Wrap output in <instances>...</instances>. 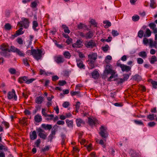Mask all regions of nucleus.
I'll return each mask as SVG.
<instances>
[{
  "instance_id": "42",
  "label": "nucleus",
  "mask_w": 157,
  "mask_h": 157,
  "mask_svg": "<svg viewBox=\"0 0 157 157\" xmlns=\"http://www.w3.org/2000/svg\"><path fill=\"white\" fill-rule=\"evenodd\" d=\"M65 57L67 59H69L71 57V54L68 52H65L63 53Z\"/></svg>"
},
{
  "instance_id": "19",
  "label": "nucleus",
  "mask_w": 157,
  "mask_h": 157,
  "mask_svg": "<svg viewBox=\"0 0 157 157\" xmlns=\"http://www.w3.org/2000/svg\"><path fill=\"white\" fill-rule=\"evenodd\" d=\"M44 98L41 96L37 97L35 100V102L38 104H41L44 101Z\"/></svg>"
},
{
  "instance_id": "40",
  "label": "nucleus",
  "mask_w": 157,
  "mask_h": 157,
  "mask_svg": "<svg viewBox=\"0 0 157 157\" xmlns=\"http://www.w3.org/2000/svg\"><path fill=\"white\" fill-rule=\"evenodd\" d=\"M132 157H140L139 154L135 151H133L131 154Z\"/></svg>"
},
{
  "instance_id": "44",
  "label": "nucleus",
  "mask_w": 157,
  "mask_h": 157,
  "mask_svg": "<svg viewBox=\"0 0 157 157\" xmlns=\"http://www.w3.org/2000/svg\"><path fill=\"white\" fill-rule=\"evenodd\" d=\"M109 46L107 44L104 47H102L101 49L104 52H106L109 50Z\"/></svg>"
},
{
  "instance_id": "50",
  "label": "nucleus",
  "mask_w": 157,
  "mask_h": 157,
  "mask_svg": "<svg viewBox=\"0 0 157 157\" xmlns=\"http://www.w3.org/2000/svg\"><path fill=\"white\" fill-rule=\"evenodd\" d=\"M144 31L142 30H140L138 33V36L140 38H142L143 36Z\"/></svg>"
},
{
  "instance_id": "27",
  "label": "nucleus",
  "mask_w": 157,
  "mask_h": 157,
  "mask_svg": "<svg viewBox=\"0 0 157 157\" xmlns=\"http://www.w3.org/2000/svg\"><path fill=\"white\" fill-rule=\"evenodd\" d=\"M62 28L64 29V31L65 33L69 34L70 32V31L68 27L66 25H63L62 26Z\"/></svg>"
},
{
  "instance_id": "3",
  "label": "nucleus",
  "mask_w": 157,
  "mask_h": 157,
  "mask_svg": "<svg viewBox=\"0 0 157 157\" xmlns=\"http://www.w3.org/2000/svg\"><path fill=\"white\" fill-rule=\"evenodd\" d=\"M42 52L41 50L38 48L36 50L34 49L31 51L32 55L37 60L40 59L42 57Z\"/></svg>"
},
{
  "instance_id": "2",
  "label": "nucleus",
  "mask_w": 157,
  "mask_h": 157,
  "mask_svg": "<svg viewBox=\"0 0 157 157\" xmlns=\"http://www.w3.org/2000/svg\"><path fill=\"white\" fill-rule=\"evenodd\" d=\"M97 56L96 53H92L91 55H88V57L89 58L88 60L89 62L88 64L91 69H92L94 67V64L97 58Z\"/></svg>"
},
{
  "instance_id": "64",
  "label": "nucleus",
  "mask_w": 157,
  "mask_h": 157,
  "mask_svg": "<svg viewBox=\"0 0 157 157\" xmlns=\"http://www.w3.org/2000/svg\"><path fill=\"white\" fill-rule=\"evenodd\" d=\"M143 42L144 44L146 45L149 43V40L147 38H144L143 39Z\"/></svg>"
},
{
  "instance_id": "62",
  "label": "nucleus",
  "mask_w": 157,
  "mask_h": 157,
  "mask_svg": "<svg viewBox=\"0 0 157 157\" xmlns=\"http://www.w3.org/2000/svg\"><path fill=\"white\" fill-rule=\"evenodd\" d=\"M37 5V4L36 2H33L31 3V6L33 8H35Z\"/></svg>"
},
{
  "instance_id": "54",
  "label": "nucleus",
  "mask_w": 157,
  "mask_h": 157,
  "mask_svg": "<svg viewBox=\"0 0 157 157\" xmlns=\"http://www.w3.org/2000/svg\"><path fill=\"white\" fill-rule=\"evenodd\" d=\"M131 74V73H130L129 74H125L123 75L124 78H123L125 81H126L128 80V79L129 78V77L130 75Z\"/></svg>"
},
{
  "instance_id": "17",
  "label": "nucleus",
  "mask_w": 157,
  "mask_h": 157,
  "mask_svg": "<svg viewBox=\"0 0 157 157\" xmlns=\"http://www.w3.org/2000/svg\"><path fill=\"white\" fill-rule=\"evenodd\" d=\"M22 28H20L16 32L15 34L12 35V36H13L14 37H15L20 35L23 34L24 33V32L22 31Z\"/></svg>"
},
{
  "instance_id": "9",
  "label": "nucleus",
  "mask_w": 157,
  "mask_h": 157,
  "mask_svg": "<svg viewBox=\"0 0 157 157\" xmlns=\"http://www.w3.org/2000/svg\"><path fill=\"white\" fill-rule=\"evenodd\" d=\"M85 46L87 48H93L96 46L95 41L91 40L89 41H87L85 43Z\"/></svg>"
},
{
  "instance_id": "48",
  "label": "nucleus",
  "mask_w": 157,
  "mask_h": 157,
  "mask_svg": "<svg viewBox=\"0 0 157 157\" xmlns=\"http://www.w3.org/2000/svg\"><path fill=\"white\" fill-rule=\"evenodd\" d=\"M86 26L84 24L82 23H80L78 25V28L79 29H83L84 27H86Z\"/></svg>"
},
{
  "instance_id": "22",
  "label": "nucleus",
  "mask_w": 157,
  "mask_h": 157,
  "mask_svg": "<svg viewBox=\"0 0 157 157\" xmlns=\"http://www.w3.org/2000/svg\"><path fill=\"white\" fill-rule=\"evenodd\" d=\"M41 127L45 130H50L52 128V125L51 124H42Z\"/></svg>"
},
{
  "instance_id": "63",
  "label": "nucleus",
  "mask_w": 157,
  "mask_h": 157,
  "mask_svg": "<svg viewBox=\"0 0 157 157\" xmlns=\"http://www.w3.org/2000/svg\"><path fill=\"white\" fill-rule=\"evenodd\" d=\"M59 79V77L57 75H54L52 76V80L53 81H56Z\"/></svg>"
},
{
  "instance_id": "6",
  "label": "nucleus",
  "mask_w": 157,
  "mask_h": 157,
  "mask_svg": "<svg viewBox=\"0 0 157 157\" xmlns=\"http://www.w3.org/2000/svg\"><path fill=\"white\" fill-rule=\"evenodd\" d=\"M117 66L121 68V70L123 72L125 71L127 72H128L130 71L131 67L129 66L124 64H121L119 63H117Z\"/></svg>"
},
{
  "instance_id": "45",
  "label": "nucleus",
  "mask_w": 157,
  "mask_h": 157,
  "mask_svg": "<svg viewBox=\"0 0 157 157\" xmlns=\"http://www.w3.org/2000/svg\"><path fill=\"white\" fill-rule=\"evenodd\" d=\"M23 63L25 65L29 66L30 65L28 62V59L27 58H24L23 60Z\"/></svg>"
},
{
  "instance_id": "1",
  "label": "nucleus",
  "mask_w": 157,
  "mask_h": 157,
  "mask_svg": "<svg viewBox=\"0 0 157 157\" xmlns=\"http://www.w3.org/2000/svg\"><path fill=\"white\" fill-rule=\"evenodd\" d=\"M112 66L110 64H108V65H106L105 67V69L104 71V73L108 74H111V75L108 78V81H111V79L115 77V74L116 72L114 70L112 69Z\"/></svg>"
},
{
  "instance_id": "14",
  "label": "nucleus",
  "mask_w": 157,
  "mask_h": 157,
  "mask_svg": "<svg viewBox=\"0 0 157 157\" xmlns=\"http://www.w3.org/2000/svg\"><path fill=\"white\" fill-rule=\"evenodd\" d=\"M77 66L80 69H85V65L83 64L82 61L80 59H76Z\"/></svg>"
},
{
  "instance_id": "60",
  "label": "nucleus",
  "mask_w": 157,
  "mask_h": 157,
  "mask_svg": "<svg viewBox=\"0 0 157 157\" xmlns=\"http://www.w3.org/2000/svg\"><path fill=\"white\" fill-rule=\"evenodd\" d=\"M151 83L154 89H156L157 88V82L155 81H152V82H151Z\"/></svg>"
},
{
  "instance_id": "32",
  "label": "nucleus",
  "mask_w": 157,
  "mask_h": 157,
  "mask_svg": "<svg viewBox=\"0 0 157 157\" xmlns=\"http://www.w3.org/2000/svg\"><path fill=\"white\" fill-rule=\"evenodd\" d=\"M133 79L135 81H140L141 79V77L138 74L134 75L133 77Z\"/></svg>"
},
{
  "instance_id": "26",
  "label": "nucleus",
  "mask_w": 157,
  "mask_h": 157,
  "mask_svg": "<svg viewBox=\"0 0 157 157\" xmlns=\"http://www.w3.org/2000/svg\"><path fill=\"white\" fill-rule=\"evenodd\" d=\"M66 122L67 126L69 128H72L73 127V120H70L68 119L66 120Z\"/></svg>"
},
{
  "instance_id": "5",
  "label": "nucleus",
  "mask_w": 157,
  "mask_h": 157,
  "mask_svg": "<svg viewBox=\"0 0 157 157\" xmlns=\"http://www.w3.org/2000/svg\"><path fill=\"white\" fill-rule=\"evenodd\" d=\"M36 130L38 133V136L40 138L43 139V140H45L46 139L47 135L46 134L44 133L45 132L44 130L40 128H37Z\"/></svg>"
},
{
  "instance_id": "47",
  "label": "nucleus",
  "mask_w": 157,
  "mask_h": 157,
  "mask_svg": "<svg viewBox=\"0 0 157 157\" xmlns=\"http://www.w3.org/2000/svg\"><path fill=\"white\" fill-rule=\"evenodd\" d=\"M132 20L134 21H137L140 19L139 16L137 15H136L132 16Z\"/></svg>"
},
{
  "instance_id": "61",
  "label": "nucleus",
  "mask_w": 157,
  "mask_h": 157,
  "mask_svg": "<svg viewBox=\"0 0 157 157\" xmlns=\"http://www.w3.org/2000/svg\"><path fill=\"white\" fill-rule=\"evenodd\" d=\"M80 93L79 91H71V94L72 96H73L75 95H76Z\"/></svg>"
},
{
  "instance_id": "15",
  "label": "nucleus",
  "mask_w": 157,
  "mask_h": 157,
  "mask_svg": "<svg viewBox=\"0 0 157 157\" xmlns=\"http://www.w3.org/2000/svg\"><path fill=\"white\" fill-rule=\"evenodd\" d=\"M88 123L90 125L93 126L98 123V121L96 119H93L91 118H88Z\"/></svg>"
},
{
  "instance_id": "24",
  "label": "nucleus",
  "mask_w": 157,
  "mask_h": 157,
  "mask_svg": "<svg viewBox=\"0 0 157 157\" xmlns=\"http://www.w3.org/2000/svg\"><path fill=\"white\" fill-rule=\"evenodd\" d=\"M27 78H28L27 76H24L20 77L19 78V82L21 83H25V82L26 81Z\"/></svg>"
},
{
  "instance_id": "18",
  "label": "nucleus",
  "mask_w": 157,
  "mask_h": 157,
  "mask_svg": "<svg viewBox=\"0 0 157 157\" xmlns=\"http://www.w3.org/2000/svg\"><path fill=\"white\" fill-rule=\"evenodd\" d=\"M92 78L94 79H98L99 76V74L98 72L96 70L94 71L91 73Z\"/></svg>"
},
{
  "instance_id": "10",
  "label": "nucleus",
  "mask_w": 157,
  "mask_h": 157,
  "mask_svg": "<svg viewBox=\"0 0 157 157\" xmlns=\"http://www.w3.org/2000/svg\"><path fill=\"white\" fill-rule=\"evenodd\" d=\"M83 46L82 41L80 40H77L76 42L72 44L73 48H80Z\"/></svg>"
},
{
  "instance_id": "46",
  "label": "nucleus",
  "mask_w": 157,
  "mask_h": 157,
  "mask_svg": "<svg viewBox=\"0 0 157 157\" xmlns=\"http://www.w3.org/2000/svg\"><path fill=\"white\" fill-rule=\"evenodd\" d=\"M90 22L91 23V25H94V27H97V23L95 21L94 19H91Z\"/></svg>"
},
{
  "instance_id": "30",
  "label": "nucleus",
  "mask_w": 157,
  "mask_h": 157,
  "mask_svg": "<svg viewBox=\"0 0 157 157\" xmlns=\"http://www.w3.org/2000/svg\"><path fill=\"white\" fill-rule=\"evenodd\" d=\"M157 61V58L155 56H151L150 62L151 64H154L155 62Z\"/></svg>"
},
{
  "instance_id": "43",
  "label": "nucleus",
  "mask_w": 157,
  "mask_h": 157,
  "mask_svg": "<svg viewBox=\"0 0 157 157\" xmlns=\"http://www.w3.org/2000/svg\"><path fill=\"white\" fill-rule=\"evenodd\" d=\"M67 82L65 80H59L58 82V85L60 86H63Z\"/></svg>"
},
{
  "instance_id": "8",
  "label": "nucleus",
  "mask_w": 157,
  "mask_h": 157,
  "mask_svg": "<svg viewBox=\"0 0 157 157\" xmlns=\"http://www.w3.org/2000/svg\"><path fill=\"white\" fill-rule=\"evenodd\" d=\"M8 98L10 100L12 99L13 98L16 101L17 99V97L15 94V90L14 89H13L11 91L8 92L7 94Z\"/></svg>"
},
{
  "instance_id": "29",
  "label": "nucleus",
  "mask_w": 157,
  "mask_h": 157,
  "mask_svg": "<svg viewBox=\"0 0 157 157\" xmlns=\"http://www.w3.org/2000/svg\"><path fill=\"white\" fill-rule=\"evenodd\" d=\"M27 118L25 117H23L20 120L19 123L24 125H27Z\"/></svg>"
},
{
  "instance_id": "41",
  "label": "nucleus",
  "mask_w": 157,
  "mask_h": 157,
  "mask_svg": "<svg viewBox=\"0 0 157 157\" xmlns=\"http://www.w3.org/2000/svg\"><path fill=\"white\" fill-rule=\"evenodd\" d=\"M111 33L112 36L114 37L117 36L119 34V33L117 31L114 30H112Z\"/></svg>"
},
{
  "instance_id": "13",
  "label": "nucleus",
  "mask_w": 157,
  "mask_h": 157,
  "mask_svg": "<svg viewBox=\"0 0 157 157\" xmlns=\"http://www.w3.org/2000/svg\"><path fill=\"white\" fill-rule=\"evenodd\" d=\"M148 26L150 29H152L153 33L155 34L157 33V28H156V25L154 23H151L148 25Z\"/></svg>"
},
{
  "instance_id": "21",
  "label": "nucleus",
  "mask_w": 157,
  "mask_h": 157,
  "mask_svg": "<svg viewBox=\"0 0 157 157\" xmlns=\"http://www.w3.org/2000/svg\"><path fill=\"white\" fill-rule=\"evenodd\" d=\"M34 119L36 122L39 123L41 121L42 118L41 115L37 114L34 117Z\"/></svg>"
},
{
  "instance_id": "57",
  "label": "nucleus",
  "mask_w": 157,
  "mask_h": 157,
  "mask_svg": "<svg viewBox=\"0 0 157 157\" xmlns=\"http://www.w3.org/2000/svg\"><path fill=\"white\" fill-rule=\"evenodd\" d=\"M147 118L149 119L150 121H152L154 120V114H149L147 116Z\"/></svg>"
},
{
  "instance_id": "59",
  "label": "nucleus",
  "mask_w": 157,
  "mask_h": 157,
  "mask_svg": "<svg viewBox=\"0 0 157 157\" xmlns=\"http://www.w3.org/2000/svg\"><path fill=\"white\" fill-rule=\"evenodd\" d=\"M137 62L139 64H142L144 62V60L142 58H139L137 59Z\"/></svg>"
},
{
  "instance_id": "37",
  "label": "nucleus",
  "mask_w": 157,
  "mask_h": 157,
  "mask_svg": "<svg viewBox=\"0 0 157 157\" xmlns=\"http://www.w3.org/2000/svg\"><path fill=\"white\" fill-rule=\"evenodd\" d=\"M61 136L62 139L61 144L62 145H63L65 144V140L66 139V136L64 134H62Z\"/></svg>"
},
{
  "instance_id": "53",
  "label": "nucleus",
  "mask_w": 157,
  "mask_h": 157,
  "mask_svg": "<svg viewBox=\"0 0 157 157\" xmlns=\"http://www.w3.org/2000/svg\"><path fill=\"white\" fill-rule=\"evenodd\" d=\"M9 71L11 74L13 75L16 74V71L15 69L13 68H10L9 69Z\"/></svg>"
},
{
  "instance_id": "52",
  "label": "nucleus",
  "mask_w": 157,
  "mask_h": 157,
  "mask_svg": "<svg viewBox=\"0 0 157 157\" xmlns=\"http://www.w3.org/2000/svg\"><path fill=\"white\" fill-rule=\"evenodd\" d=\"M49 149V146H46L45 147L42 148L41 151L45 152L47 151H48Z\"/></svg>"
},
{
  "instance_id": "12",
  "label": "nucleus",
  "mask_w": 157,
  "mask_h": 157,
  "mask_svg": "<svg viewBox=\"0 0 157 157\" xmlns=\"http://www.w3.org/2000/svg\"><path fill=\"white\" fill-rule=\"evenodd\" d=\"M9 45L8 44H2L0 48L1 51H8V52H11V46L10 47V49H9Z\"/></svg>"
},
{
  "instance_id": "55",
  "label": "nucleus",
  "mask_w": 157,
  "mask_h": 157,
  "mask_svg": "<svg viewBox=\"0 0 157 157\" xmlns=\"http://www.w3.org/2000/svg\"><path fill=\"white\" fill-rule=\"evenodd\" d=\"M27 78L26 81L25 82V83L27 84H29L32 83L33 81L35 80V79L33 78H32L29 79Z\"/></svg>"
},
{
  "instance_id": "56",
  "label": "nucleus",
  "mask_w": 157,
  "mask_h": 157,
  "mask_svg": "<svg viewBox=\"0 0 157 157\" xmlns=\"http://www.w3.org/2000/svg\"><path fill=\"white\" fill-rule=\"evenodd\" d=\"M69 105L70 104L69 102L65 101L63 103L62 105L63 107L67 108L68 107Z\"/></svg>"
},
{
  "instance_id": "38",
  "label": "nucleus",
  "mask_w": 157,
  "mask_h": 157,
  "mask_svg": "<svg viewBox=\"0 0 157 157\" xmlns=\"http://www.w3.org/2000/svg\"><path fill=\"white\" fill-rule=\"evenodd\" d=\"M151 32L150 30L148 28L147 29L145 32V34L144 36H146L147 37H149L151 36Z\"/></svg>"
},
{
  "instance_id": "58",
  "label": "nucleus",
  "mask_w": 157,
  "mask_h": 157,
  "mask_svg": "<svg viewBox=\"0 0 157 157\" xmlns=\"http://www.w3.org/2000/svg\"><path fill=\"white\" fill-rule=\"evenodd\" d=\"M156 125V123L154 122H150L148 124V125L150 127H153Z\"/></svg>"
},
{
  "instance_id": "7",
  "label": "nucleus",
  "mask_w": 157,
  "mask_h": 157,
  "mask_svg": "<svg viewBox=\"0 0 157 157\" xmlns=\"http://www.w3.org/2000/svg\"><path fill=\"white\" fill-rule=\"evenodd\" d=\"M11 52L16 53L18 56L21 57H24L25 54L22 51H21L20 49L15 47L14 46H11Z\"/></svg>"
},
{
  "instance_id": "4",
  "label": "nucleus",
  "mask_w": 157,
  "mask_h": 157,
  "mask_svg": "<svg viewBox=\"0 0 157 157\" xmlns=\"http://www.w3.org/2000/svg\"><path fill=\"white\" fill-rule=\"evenodd\" d=\"M100 132L99 134L103 139L107 138L108 136V133L107 131V128L103 125H101L99 128Z\"/></svg>"
},
{
  "instance_id": "20",
  "label": "nucleus",
  "mask_w": 157,
  "mask_h": 157,
  "mask_svg": "<svg viewBox=\"0 0 157 157\" xmlns=\"http://www.w3.org/2000/svg\"><path fill=\"white\" fill-rule=\"evenodd\" d=\"M77 125L78 127H80L81 126V124H85V122L81 118L77 119L76 120Z\"/></svg>"
},
{
  "instance_id": "34",
  "label": "nucleus",
  "mask_w": 157,
  "mask_h": 157,
  "mask_svg": "<svg viewBox=\"0 0 157 157\" xmlns=\"http://www.w3.org/2000/svg\"><path fill=\"white\" fill-rule=\"evenodd\" d=\"M103 23L104 24H106V25L104 26L105 28H107L109 27H110L111 25V22L107 20L104 21H103Z\"/></svg>"
},
{
  "instance_id": "33",
  "label": "nucleus",
  "mask_w": 157,
  "mask_h": 157,
  "mask_svg": "<svg viewBox=\"0 0 157 157\" xmlns=\"http://www.w3.org/2000/svg\"><path fill=\"white\" fill-rule=\"evenodd\" d=\"M150 7L152 8H155L156 7V4L155 0H151Z\"/></svg>"
},
{
  "instance_id": "23",
  "label": "nucleus",
  "mask_w": 157,
  "mask_h": 157,
  "mask_svg": "<svg viewBox=\"0 0 157 157\" xmlns=\"http://www.w3.org/2000/svg\"><path fill=\"white\" fill-rule=\"evenodd\" d=\"M8 52V51H1L0 54L2 56L6 57L10 56V54Z\"/></svg>"
},
{
  "instance_id": "31",
  "label": "nucleus",
  "mask_w": 157,
  "mask_h": 157,
  "mask_svg": "<svg viewBox=\"0 0 157 157\" xmlns=\"http://www.w3.org/2000/svg\"><path fill=\"white\" fill-rule=\"evenodd\" d=\"M12 27L9 23H6L4 25V28L6 30L9 31L12 29Z\"/></svg>"
},
{
  "instance_id": "51",
  "label": "nucleus",
  "mask_w": 157,
  "mask_h": 157,
  "mask_svg": "<svg viewBox=\"0 0 157 157\" xmlns=\"http://www.w3.org/2000/svg\"><path fill=\"white\" fill-rule=\"evenodd\" d=\"M134 123L136 124L139 125H143V123L141 121L134 120L133 121Z\"/></svg>"
},
{
  "instance_id": "36",
  "label": "nucleus",
  "mask_w": 157,
  "mask_h": 157,
  "mask_svg": "<svg viewBox=\"0 0 157 157\" xmlns=\"http://www.w3.org/2000/svg\"><path fill=\"white\" fill-rule=\"evenodd\" d=\"M139 55L143 58H145L147 56V55L145 52L141 51L140 52Z\"/></svg>"
},
{
  "instance_id": "35",
  "label": "nucleus",
  "mask_w": 157,
  "mask_h": 157,
  "mask_svg": "<svg viewBox=\"0 0 157 157\" xmlns=\"http://www.w3.org/2000/svg\"><path fill=\"white\" fill-rule=\"evenodd\" d=\"M38 26V23L37 22L34 21L33 22V28L35 31H37L36 27Z\"/></svg>"
},
{
  "instance_id": "39",
  "label": "nucleus",
  "mask_w": 157,
  "mask_h": 157,
  "mask_svg": "<svg viewBox=\"0 0 157 157\" xmlns=\"http://www.w3.org/2000/svg\"><path fill=\"white\" fill-rule=\"evenodd\" d=\"M40 75H48L52 74L51 73H46L44 70L40 69Z\"/></svg>"
},
{
  "instance_id": "11",
  "label": "nucleus",
  "mask_w": 157,
  "mask_h": 157,
  "mask_svg": "<svg viewBox=\"0 0 157 157\" xmlns=\"http://www.w3.org/2000/svg\"><path fill=\"white\" fill-rule=\"evenodd\" d=\"M23 27L25 29H27L29 25V21L28 19L23 17L22 19Z\"/></svg>"
},
{
  "instance_id": "16",
  "label": "nucleus",
  "mask_w": 157,
  "mask_h": 157,
  "mask_svg": "<svg viewBox=\"0 0 157 157\" xmlns=\"http://www.w3.org/2000/svg\"><path fill=\"white\" fill-rule=\"evenodd\" d=\"M30 139L31 140H34L36 139L37 137L36 132L34 130L29 133Z\"/></svg>"
},
{
  "instance_id": "28",
  "label": "nucleus",
  "mask_w": 157,
  "mask_h": 157,
  "mask_svg": "<svg viewBox=\"0 0 157 157\" xmlns=\"http://www.w3.org/2000/svg\"><path fill=\"white\" fill-rule=\"evenodd\" d=\"M64 59L61 57H58L56 58L55 61L58 63H62L64 62Z\"/></svg>"
},
{
  "instance_id": "25",
  "label": "nucleus",
  "mask_w": 157,
  "mask_h": 157,
  "mask_svg": "<svg viewBox=\"0 0 157 157\" xmlns=\"http://www.w3.org/2000/svg\"><path fill=\"white\" fill-rule=\"evenodd\" d=\"M93 36V33L92 32L90 31L85 34V38L86 39L91 38Z\"/></svg>"
},
{
  "instance_id": "49",
  "label": "nucleus",
  "mask_w": 157,
  "mask_h": 157,
  "mask_svg": "<svg viewBox=\"0 0 157 157\" xmlns=\"http://www.w3.org/2000/svg\"><path fill=\"white\" fill-rule=\"evenodd\" d=\"M41 143V140L40 139H39L37 140L35 142L34 144L36 145V147H39Z\"/></svg>"
}]
</instances>
